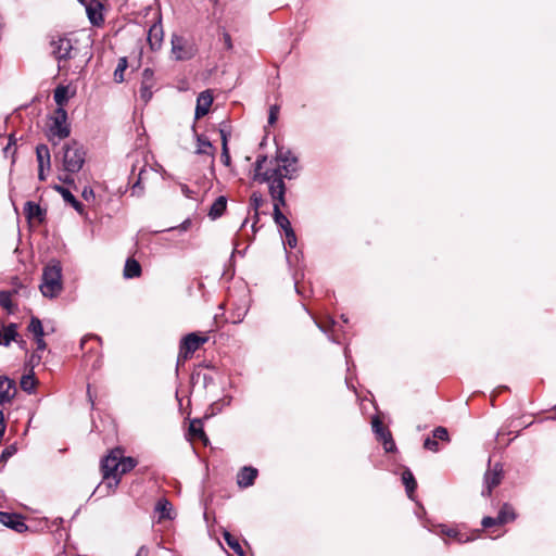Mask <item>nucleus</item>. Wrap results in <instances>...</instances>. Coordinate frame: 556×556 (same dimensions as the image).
Segmentation results:
<instances>
[{"label": "nucleus", "instance_id": "obj_1", "mask_svg": "<svg viewBox=\"0 0 556 556\" xmlns=\"http://www.w3.org/2000/svg\"><path fill=\"white\" fill-rule=\"evenodd\" d=\"M277 166L275 168L267 169L262 175V181L267 182L268 187L270 186V181L276 179H280L283 181V178L294 179L298 176L300 166L298 156L289 149H285L283 147L278 148L276 152Z\"/></svg>", "mask_w": 556, "mask_h": 556}, {"label": "nucleus", "instance_id": "obj_2", "mask_svg": "<svg viewBox=\"0 0 556 556\" xmlns=\"http://www.w3.org/2000/svg\"><path fill=\"white\" fill-rule=\"evenodd\" d=\"M61 156L62 168L70 174L80 172L86 162V150L78 141H70L63 144L60 152L55 155Z\"/></svg>", "mask_w": 556, "mask_h": 556}, {"label": "nucleus", "instance_id": "obj_3", "mask_svg": "<svg viewBox=\"0 0 556 556\" xmlns=\"http://www.w3.org/2000/svg\"><path fill=\"white\" fill-rule=\"evenodd\" d=\"M39 289L43 296L53 299L58 296L62 289V266L60 262L52 261L42 271V279Z\"/></svg>", "mask_w": 556, "mask_h": 556}, {"label": "nucleus", "instance_id": "obj_4", "mask_svg": "<svg viewBox=\"0 0 556 556\" xmlns=\"http://www.w3.org/2000/svg\"><path fill=\"white\" fill-rule=\"evenodd\" d=\"M269 194L274 201V220L275 223L283 230V232L292 229L291 223L285 216L280 210L281 206L286 205V185L285 181L280 179H276L270 181L269 186Z\"/></svg>", "mask_w": 556, "mask_h": 556}, {"label": "nucleus", "instance_id": "obj_5", "mask_svg": "<svg viewBox=\"0 0 556 556\" xmlns=\"http://www.w3.org/2000/svg\"><path fill=\"white\" fill-rule=\"evenodd\" d=\"M71 129L67 124V112L63 108H58L54 111L53 116L51 117V123L48 129L49 140L56 144L55 139L58 141L65 139L70 136Z\"/></svg>", "mask_w": 556, "mask_h": 556}, {"label": "nucleus", "instance_id": "obj_6", "mask_svg": "<svg viewBox=\"0 0 556 556\" xmlns=\"http://www.w3.org/2000/svg\"><path fill=\"white\" fill-rule=\"evenodd\" d=\"M208 337L199 336L195 332H191L185 336L179 345V354L177 364L186 362L192 356V354L204 343H206Z\"/></svg>", "mask_w": 556, "mask_h": 556}, {"label": "nucleus", "instance_id": "obj_7", "mask_svg": "<svg viewBox=\"0 0 556 556\" xmlns=\"http://www.w3.org/2000/svg\"><path fill=\"white\" fill-rule=\"evenodd\" d=\"M51 54L58 60L59 67L61 63L72 59L73 45L71 39L65 36H53L50 40Z\"/></svg>", "mask_w": 556, "mask_h": 556}, {"label": "nucleus", "instance_id": "obj_8", "mask_svg": "<svg viewBox=\"0 0 556 556\" xmlns=\"http://www.w3.org/2000/svg\"><path fill=\"white\" fill-rule=\"evenodd\" d=\"M122 457V448H113L101 460V471L104 479H114L115 484H118V459Z\"/></svg>", "mask_w": 556, "mask_h": 556}, {"label": "nucleus", "instance_id": "obj_9", "mask_svg": "<svg viewBox=\"0 0 556 556\" xmlns=\"http://www.w3.org/2000/svg\"><path fill=\"white\" fill-rule=\"evenodd\" d=\"M516 519L514 508L509 504H504L496 517H484L481 521L483 528L488 529L493 526H503Z\"/></svg>", "mask_w": 556, "mask_h": 556}, {"label": "nucleus", "instance_id": "obj_10", "mask_svg": "<svg viewBox=\"0 0 556 556\" xmlns=\"http://www.w3.org/2000/svg\"><path fill=\"white\" fill-rule=\"evenodd\" d=\"M372 431L377 439L382 442L386 452H394L396 446L392 439L391 432L383 426L382 421L378 416H375L371 420Z\"/></svg>", "mask_w": 556, "mask_h": 556}, {"label": "nucleus", "instance_id": "obj_11", "mask_svg": "<svg viewBox=\"0 0 556 556\" xmlns=\"http://www.w3.org/2000/svg\"><path fill=\"white\" fill-rule=\"evenodd\" d=\"M36 159L38 162V179L45 181L47 179V173L51 168V155L47 144H38L36 147Z\"/></svg>", "mask_w": 556, "mask_h": 556}, {"label": "nucleus", "instance_id": "obj_12", "mask_svg": "<svg viewBox=\"0 0 556 556\" xmlns=\"http://www.w3.org/2000/svg\"><path fill=\"white\" fill-rule=\"evenodd\" d=\"M503 477V468L500 464H495L492 469H489L484 475V488L481 492L483 496H490L492 490L497 486Z\"/></svg>", "mask_w": 556, "mask_h": 556}, {"label": "nucleus", "instance_id": "obj_13", "mask_svg": "<svg viewBox=\"0 0 556 556\" xmlns=\"http://www.w3.org/2000/svg\"><path fill=\"white\" fill-rule=\"evenodd\" d=\"M155 87L154 72L151 68H144L142 72V79L139 89L140 99L148 103L153 96V88Z\"/></svg>", "mask_w": 556, "mask_h": 556}, {"label": "nucleus", "instance_id": "obj_14", "mask_svg": "<svg viewBox=\"0 0 556 556\" xmlns=\"http://www.w3.org/2000/svg\"><path fill=\"white\" fill-rule=\"evenodd\" d=\"M137 168L139 169V172H138L137 178L134 181L132 187H131L132 195H141L142 194V192H143L142 181L146 179V175L148 173L147 163L144 161H137V163L132 165L130 178H132L136 175Z\"/></svg>", "mask_w": 556, "mask_h": 556}, {"label": "nucleus", "instance_id": "obj_15", "mask_svg": "<svg viewBox=\"0 0 556 556\" xmlns=\"http://www.w3.org/2000/svg\"><path fill=\"white\" fill-rule=\"evenodd\" d=\"M16 394L15 381L0 376V405L11 403Z\"/></svg>", "mask_w": 556, "mask_h": 556}, {"label": "nucleus", "instance_id": "obj_16", "mask_svg": "<svg viewBox=\"0 0 556 556\" xmlns=\"http://www.w3.org/2000/svg\"><path fill=\"white\" fill-rule=\"evenodd\" d=\"M172 53L176 60H188L192 56V49L186 47V40L181 36L173 35Z\"/></svg>", "mask_w": 556, "mask_h": 556}, {"label": "nucleus", "instance_id": "obj_17", "mask_svg": "<svg viewBox=\"0 0 556 556\" xmlns=\"http://www.w3.org/2000/svg\"><path fill=\"white\" fill-rule=\"evenodd\" d=\"M212 103L213 96L210 90L200 92L197 98V106L194 112L195 119H200L201 117L205 116L208 113Z\"/></svg>", "mask_w": 556, "mask_h": 556}, {"label": "nucleus", "instance_id": "obj_18", "mask_svg": "<svg viewBox=\"0 0 556 556\" xmlns=\"http://www.w3.org/2000/svg\"><path fill=\"white\" fill-rule=\"evenodd\" d=\"M24 214L29 222L35 220L37 223H42L46 219L47 211L39 204L33 201H27L24 205Z\"/></svg>", "mask_w": 556, "mask_h": 556}, {"label": "nucleus", "instance_id": "obj_19", "mask_svg": "<svg viewBox=\"0 0 556 556\" xmlns=\"http://www.w3.org/2000/svg\"><path fill=\"white\" fill-rule=\"evenodd\" d=\"M53 189L61 194L63 200L70 204L78 214L83 215L85 210L84 205L73 195V193L65 187L54 185Z\"/></svg>", "mask_w": 556, "mask_h": 556}, {"label": "nucleus", "instance_id": "obj_20", "mask_svg": "<svg viewBox=\"0 0 556 556\" xmlns=\"http://www.w3.org/2000/svg\"><path fill=\"white\" fill-rule=\"evenodd\" d=\"M163 36L164 33L161 22L154 23L148 31V42L152 50H157L161 48Z\"/></svg>", "mask_w": 556, "mask_h": 556}, {"label": "nucleus", "instance_id": "obj_21", "mask_svg": "<svg viewBox=\"0 0 556 556\" xmlns=\"http://www.w3.org/2000/svg\"><path fill=\"white\" fill-rule=\"evenodd\" d=\"M1 521L3 522L4 526L17 531V532H23L27 529V526L25 525V522L22 520V518L15 514H10V513H1Z\"/></svg>", "mask_w": 556, "mask_h": 556}, {"label": "nucleus", "instance_id": "obj_22", "mask_svg": "<svg viewBox=\"0 0 556 556\" xmlns=\"http://www.w3.org/2000/svg\"><path fill=\"white\" fill-rule=\"evenodd\" d=\"M101 7V3L96 0L87 2V5H85L88 18L92 25H100L103 22Z\"/></svg>", "mask_w": 556, "mask_h": 556}, {"label": "nucleus", "instance_id": "obj_23", "mask_svg": "<svg viewBox=\"0 0 556 556\" xmlns=\"http://www.w3.org/2000/svg\"><path fill=\"white\" fill-rule=\"evenodd\" d=\"M257 477V470L253 467H243L238 476L237 482L242 488L251 486Z\"/></svg>", "mask_w": 556, "mask_h": 556}, {"label": "nucleus", "instance_id": "obj_24", "mask_svg": "<svg viewBox=\"0 0 556 556\" xmlns=\"http://www.w3.org/2000/svg\"><path fill=\"white\" fill-rule=\"evenodd\" d=\"M227 207V198L225 195H219L211 205L208 211V216L211 219L219 218L226 211Z\"/></svg>", "mask_w": 556, "mask_h": 556}, {"label": "nucleus", "instance_id": "obj_25", "mask_svg": "<svg viewBox=\"0 0 556 556\" xmlns=\"http://www.w3.org/2000/svg\"><path fill=\"white\" fill-rule=\"evenodd\" d=\"M137 466V460L132 457L124 456V452L122 451V457L118 459V481L121 477L130 470H132Z\"/></svg>", "mask_w": 556, "mask_h": 556}, {"label": "nucleus", "instance_id": "obj_26", "mask_svg": "<svg viewBox=\"0 0 556 556\" xmlns=\"http://www.w3.org/2000/svg\"><path fill=\"white\" fill-rule=\"evenodd\" d=\"M197 142H198V147L195 150L197 154H206V155H211V156L214 155L215 149L212 146L211 141L206 137H204L202 135H197Z\"/></svg>", "mask_w": 556, "mask_h": 556}, {"label": "nucleus", "instance_id": "obj_27", "mask_svg": "<svg viewBox=\"0 0 556 556\" xmlns=\"http://www.w3.org/2000/svg\"><path fill=\"white\" fill-rule=\"evenodd\" d=\"M141 274V266L135 258H127L124 267L125 278L131 279L139 277Z\"/></svg>", "mask_w": 556, "mask_h": 556}, {"label": "nucleus", "instance_id": "obj_28", "mask_svg": "<svg viewBox=\"0 0 556 556\" xmlns=\"http://www.w3.org/2000/svg\"><path fill=\"white\" fill-rule=\"evenodd\" d=\"M402 482L405 485L408 497L413 498V493L417 488V482L415 480L413 472L409 469H405L402 472Z\"/></svg>", "mask_w": 556, "mask_h": 556}, {"label": "nucleus", "instance_id": "obj_29", "mask_svg": "<svg viewBox=\"0 0 556 556\" xmlns=\"http://www.w3.org/2000/svg\"><path fill=\"white\" fill-rule=\"evenodd\" d=\"M18 337L16 324H10L1 332V344L8 346L12 341H16Z\"/></svg>", "mask_w": 556, "mask_h": 556}, {"label": "nucleus", "instance_id": "obj_30", "mask_svg": "<svg viewBox=\"0 0 556 556\" xmlns=\"http://www.w3.org/2000/svg\"><path fill=\"white\" fill-rule=\"evenodd\" d=\"M173 506L170 502L166 498H162L157 501L155 505V511L160 514V520L162 519H173L172 516Z\"/></svg>", "mask_w": 556, "mask_h": 556}, {"label": "nucleus", "instance_id": "obj_31", "mask_svg": "<svg viewBox=\"0 0 556 556\" xmlns=\"http://www.w3.org/2000/svg\"><path fill=\"white\" fill-rule=\"evenodd\" d=\"M20 384L23 391L31 394L37 386V379L35 378L34 372L30 371L29 374L23 375Z\"/></svg>", "mask_w": 556, "mask_h": 556}, {"label": "nucleus", "instance_id": "obj_32", "mask_svg": "<svg viewBox=\"0 0 556 556\" xmlns=\"http://www.w3.org/2000/svg\"><path fill=\"white\" fill-rule=\"evenodd\" d=\"M224 540L226 541L227 545L238 555V556H244V552L242 546L240 545L237 538H235L231 533L228 531L224 532Z\"/></svg>", "mask_w": 556, "mask_h": 556}, {"label": "nucleus", "instance_id": "obj_33", "mask_svg": "<svg viewBox=\"0 0 556 556\" xmlns=\"http://www.w3.org/2000/svg\"><path fill=\"white\" fill-rule=\"evenodd\" d=\"M53 99H54V101H55V103L58 104L59 108H63V105L68 100V89H67V87H65V86H58L54 89Z\"/></svg>", "mask_w": 556, "mask_h": 556}, {"label": "nucleus", "instance_id": "obj_34", "mask_svg": "<svg viewBox=\"0 0 556 556\" xmlns=\"http://www.w3.org/2000/svg\"><path fill=\"white\" fill-rule=\"evenodd\" d=\"M27 329L34 336V339L39 338V337H45L42 323L38 317L33 316L30 318Z\"/></svg>", "mask_w": 556, "mask_h": 556}, {"label": "nucleus", "instance_id": "obj_35", "mask_svg": "<svg viewBox=\"0 0 556 556\" xmlns=\"http://www.w3.org/2000/svg\"><path fill=\"white\" fill-rule=\"evenodd\" d=\"M189 432L195 439L207 441L200 420H193L190 422Z\"/></svg>", "mask_w": 556, "mask_h": 556}, {"label": "nucleus", "instance_id": "obj_36", "mask_svg": "<svg viewBox=\"0 0 556 556\" xmlns=\"http://www.w3.org/2000/svg\"><path fill=\"white\" fill-rule=\"evenodd\" d=\"M11 298L12 293L10 291H0V307L4 308L9 313L14 312V305Z\"/></svg>", "mask_w": 556, "mask_h": 556}, {"label": "nucleus", "instance_id": "obj_37", "mask_svg": "<svg viewBox=\"0 0 556 556\" xmlns=\"http://www.w3.org/2000/svg\"><path fill=\"white\" fill-rule=\"evenodd\" d=\"M127 68V59L121 58L117 64V67L114 71V79L116 83H122L124 80V72Z\"/></svg>", "mask_w": 556, "mask_h": 556}, {"label": "nucleus", "instance_id": "obj_38", "mask_svg": "<svg viewBox=\"0 0 556 556\" xmlns=\"http://www.w3.org/2000/svg\"><path fill=\"white\" fill-rule=\"evenodd\" d=\"M36 342V353H34L30 357L31 363L38 364L41 359V356L37 354L38 352L45 351L47 348V344L43 340V337L35 338Z\"/></svg>", "mask_w": 556, "mask_h": 556}, {"label": "nucleus", "instance_id": "obj_39", "mask_svg": "<svg viewBox=\"0 0 556 556\" xmlns=\"http://www.w3.org/2000/svg\"><path fill=\"white\" fill-rule=\"evenodd\" d=\"M250 202L251 207L255 211V216H257V211L264 203L263 195L260 192H253L250 198Z\"/></svg>", "mask_w": 556, "mask_h": 556}, {"label": "nucleus", "instance_id": "obj_40", "mask_svg": "<svg viewBox=\"0 0 556 556\" xmlns=\"http://www.w3.org/2000/svg\"><path fill=\"white\" fill-rule=\"evenodd\" d=\"M267 160V156L266 155H260L255 162V165H254V170H255V179H258L261 182L262 181V175L263 173H261L262 168H263V164L266 162Z\"/></svg>", "mask_w": 556, "mask_h": 556}, {"label": "nucleus", "instance_id": "obj_41", "mask_svg": "<svg viewBox=\"0 0 556 556\" xmlns=\"http://www.w3.org/2000/svg\"><path fill=\"white\" fill-rule=\"evenodd\" d=\"M442 533L450 538L456 539L460 543L468 542L470 540L469 536H465L464 534L458 533L455 529L442 530Z\"/></svg>", "mask_w": 556, "mask_h": 556}, {"label": "nucleus", "instance_id": "obj_42", "mask_svg": "<svg viewBox=\"0 0 556 556\" xmlns=\"http://www.w3.org/2000/svg\"><path fill=\"white\" fill-rule=\"evenodd\" d=\"M433 438L435 440L448 441V432L444 427H437L433 430Z\"/></svg>", "mask_w": 556, "mask_h": 556}, {"label": "nucleus", "instance_id": "obj_43", "mask_svg": "<svg viewBox=\"0 0 556 556\" xmlns=\"http://www.w3.org/2000/svg\"><path fill=\"white\" fill-rule=\"evenodd\" d=\"M286 241L285 243L288 244L291 249L296 247V236L293 231V229H289V231L285 232Z\"/></svg>", "mask_w": 556, "mask_h": 556}, {"label": "nucleus", "instance_id": "obj_44", "mask_svg": "<svg viewBox=\"0 0 556 556\" xmlns=\"http://www.w3.org/2000/svg\"><path fill=\"white\" fill-rule=\"evenodd\" d=\"M278 114H279V106L276 104L271 105L269 109V114H268V124L269 125H274L277 122Z\"/></svg>", "mask_w": 556, "mask_h": 556}, {"label": "nucleus", "instance_id": "obj_45", "mask_svg": "<svg viewBox=\"0 0 556 556\" xmlns=\"http://www.w3.org/2000/svg\"><path fill=\"white\" fill-rule=\"evenodd\" d=\"M220 161L225 166H229L231 159L228 147L222 148Z\"/></svg>", "mask_w": 556, "mask_h": 556}, {"label": "nucleus", "instance_id": "obj_46", "mask_svg": "<svg viewBox=\"0 0 556 556\" xmlns=\"http://www.w3.org/2000/svg\"><path fill=\"white\" fill-rule=\"evenodd\" d=\"M424 447L429 451H438V442L435 439L427 438L424 442Z\"/></svg>", "mask_w": 556, "mask_h": 556}, {"label": "nucleus", "instance_id": "obj_47", "mask_svg": "<svg viewBox=\"0 0 556 556\" xmlns=\"http://www.w3.org/2000/svg\"><path fill=\"white\" fill-rule=\"evenodd\" d=\"M59 180L62 181L63 184H66V185H74L75 184V179L73 177V174H70L67 172H65L64 175H60L59 176Z\"/></svg>", "mask_w": 556, "mask_h": 556}, {"label": "nucleus", "instance_id": "obj_48", "mask_svg": "<svg viewBox=\"0 0 556 556\" xmlns=\"http://www.w3.org/2000/svg\"><path fill=\"white\" fill-rule=\"evenodd\" d=\"M81 197L84 198L85 201L89 202V201L94 200V192L91 188L86 187V188H84V190L81 192Z\"/></svg>", "mask_w": 556, "mask_h": 556}, {"label": "nucleus", "instance_id": "obj_49", "mask_svg": "<svg viewBox=\"0 0 556 556\" xmlns=\"http://www.w3.org/2000/svg\"><path fill=\"white\" fill-rule=\"evenodd\" d=\"M219 134H220V139H222V148L228 147L229 132L226 131L225 129H220Z\"/></svg>", "mask_w": 556, "mask_h": 556}, {"label": "nucleus", "instance_id": "obj_50", "mask_svg": "<svg viewBox=\"0 0 556 556\" xmlns=\"http://www.w3.org/2000/svg\"><path fill=\"white\" fill-rule=\"evenodd\" d=\"M14 146H15V139L13 138V136H10L9 142H8L7 147L3 149V152L5 154H8Z\"/></svg>", "mask_w": 556, "mask_h": 556}, {"label": "nucleus", "instance_id": "obj_51", "mask_svg": "<svg viewBox=\"0 0 556 556\" xmlns=\"http://www.w3.org/2000/svg\"><path fill=\"white\" fill-rule=\"evenodd\" d=\"M5 431L4 414L0 410V437L2 438Z\"/></svg>", "mask_w": 556, "mask_h": 556}, {"label": "nucleus", "instance_id": "obj_52", "mask_svg": "<svg viewBox=\"0 0 556 556\" xmlns=\"http://www.w3.org/2000/svg\"><path fill=\"white\" fill-rule=\"evenodd\" d=\"M181 192L187 197V198H192V194H193V191L187 186V185H181Z\"/></svg>", "mask_w": 556, "mask_h": 556}, {"label": "nucleus", "instance_id": "obj_53", "mask_svg": "<svg viewBox=\"0 0 556 556\" xmlns=\"http://www.w3.org/2000/svg\"><path fill=\"white\" fill-rule=\"evenodd\" d=\"M149 555V548L146 545H142L137 551L136 556H148Z\"/></svg>", "mask_w": 556, "mask_h": 556}, {"label": "nucleus", "instance_id": "obj_54", "mask_svg": "<svg viewBox=\"0 0 556 556\" xmlns=\"http://www.w3.org/2000/svg\"><path fill=\"white\" fill-rule=\"evenodd\" d=\"M14 450L13 448H5L1 453V458H7L13 455Z\"/></svg>", "mask_w": 556, "mask_h": 556}, {"label": "nucleus", "instance_id": "obj_55", "mask_svg": "<svg viewBox=\"0 0 556 556\" xmlns=\"http://www.w3.org/2000/svg\"><path fill=\"white\" fill-rule=\"evenodd\" d=\"M318 327H319V329H320L323 332H325V333H327V332H328V327H327L326 325L318 324Z\"/></svg>", "mask_w": 556, "mask_h": 556}, {"label": "nucleus", "instance_id": "obj_56", "mask_svg": "<svg viewBox=\"0 0 556 556\" xmlns=\"http://www.w3.org/2000/svg\"><path fill=\"white\" fill-rule=\"evenodd\" d=\"M203 381H204V384L206 386L207 381H212V378L208 377L207 375H203Z\"/></svg>", "mask_w": 556, "mask_h": 556}, {"label": "nucleus", "instance_id": "obj_57", "mask_svg": "<svg viewBox=\"0 0 556 556\" xmlns=\"http://www.w3.org/2000/svg\"><path fill=\"white\" fill-rule=\"evenodd\" d=\"M243 318V315L239 314L238 317L236 319H233V323H240Z\"/></svg>", "mask_w": 556, "mask_h": 556}, {"label": "nucleus", "instance_id": "obj_58", "mask_svg": "<svg viewBox=\"0 0 556 556\" xmlns=\"http://www.w3.org/2000/svg\"><path fill=\"white\" fill-rule=\"evenodd\" d=\"M200 376H201V375H200V372L193 374V375H192V380H194L195 378H197V379H199V378H200Z\"/></svg>", "mask_w": 556, "mask_h": 556}, {"label": "nucleus", "instance_id": "obj_59", "mask_svg": "<svg viewBox=\"0 0 556 556\" xmlns=\"http://www.w3.org/2000/svg\"><path fill=\"white\" fill-rule=\"evenodd\" d=\"M229 40H230V37H229V36H227L226 43H229Z\"/></svg>", "mask_w": 556, "mask_h": 556}, {"label": "nucleus", "instance_id": "obj_60", "mask_svg": "<svg viewBox=\"0 0 556 556\" xmlns=\"http://www.w3.org/2000/svg\"><path fill=\"white\" fill-rule=\"evenodd\" d=\"M229 40H230V37H229V36H227L226 43H229Z\"/></svg>", "mask_w": 556, "mask_h": 556}]
</instances>
